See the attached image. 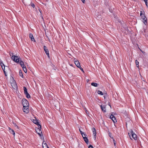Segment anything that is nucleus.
Segmentation results:
<instances>
[{"label":"nucleus","instance_id":"1","mask_svg":"<svg viewBox=\"0 0 148 148\" xmlns=\"http://www.w3.org/2000/svg\"><path fill=\"white\" fill-rule=\"evenodd\" d=\"M145 12L144 11H140V16H141L142 19H143V21L145 25H146L147 23V18L144 15Z\"/></svg>","mask_w":148,"mask_h":148},{"label":"nucleus","instance_id":"2","mask_svg":"<svg viewBox=\"0 0 148 148\" xmlns=\"http://www.w3.org/2000/svg\"><path fill=\"white\" fill-rule=\"evenodd\" d=\"M130 133H128V134L130 137L131 139H132L131 137V135L132 137L135 140H136L137 138V136L133 132L132 130H130Z\"/></svg>","mask_w":148,"mask_h":148},{"label":"nucleus","instance_id":"3","mask_svg":"<svg viewBox=\"0 0 148 148\" xmlns=\"http://www.w3.org/2000/svg\"><path fill=\"white\" fill-rule=\"evenodd\" d=\"M36 128V131L37 133L39 135L42 137V136H43L41 134H42V132L41 130V125H38V126Z\"/></svg>","mask_w":148,"mask_h":148},{"label":"nucleus","instance_id":"4","mask_svg":"<svg viewBox=\"0 0 148 148\" xmlns=\"http://www.w3.org/2000/svg\"><path fill=\"white\" fill-rule=\"evenodd\" d=\"M11 58L14 61L17 63L19 62L20 61V58L15 56H12Z\"/></svg>","mask_w":148,"mask_h":148},{"label":"nucleus","instance_id":"5","mask_svg":"<svg viewBox=\"0 0 148 148\" xmlns=\"http://www.w3.org/2000/svg\"><path fill=\"white\" fill-rule=\"evenodd\" d=\"M22 104L24 107L25 106H29V103L28 101L25 99H23L22 101Z\"/></svg>","mask_w":148,"mask_h":148},{"label":"nucleus","instance_id":"6","mask_svg":"<svg viewBox=\"0 0 148 148\" xmlns=\"http://www.w3.org/2000/svg\"><path fill=\"white\" fill-rule=\"evenodd\" d=\"M11 85L12 87L14 89H16L17 88V86L16 83L14 80L12 81V82L11 83Z\"/></svg>","mask_w":148,"mask_h":148},{"label":"nucleus","instance_id":"7","mask_svg":"<svg viewBox=\"0 0 148 148\" xmlns=\"http://www.w3.org/2000/svg\"><path fill=\"white\" fill-rule=\"evenodd\" d=\"M23 110L24 112L26 113H28L29 111V106H28V107L26 106H25V107H23Z\"/></svg>","mask_w":148,"mask_h":148},{"label":"nucleus","instance_id":"8","mask_svg":"<svg viewBox=\"0 0 148 148\" xmlns=\"http://www.w3.org/2000/svg\"><path fill=\"white\" fill-rule=\"evenodd\" d=\"M43 48H44V50L45 51V52L46 54L49 58V51L48 49H47V47L46 46H44L43 47Z\"/></svg>","mask_w":148,"mask_h":148},{"label":"nucleus","instance_id":"9","mask_svg":"<svg viewBox=\"0 0 148 148\" xmlns=\"http://www.w3.org/2000/svg\"><path fill=\"white\" fill-rule=\"evenodd\" d=\"M110 118L112 120L114 123H115L117 122V121L115 116L112 114H111L110 117Z\"/></svg>","mask_w":148,"mask_h":148},{"label":"nucleus","instance_id":"10","mask_svg":"<svg viewBox=\"0 0 148 148\" xmlns=\"http://www.w3.org/2000/svg\"><path fill=\"white\" fill-rule=\"evenodd\" d=\"M75 63L76 65L78 68H79L80 67V64L78 60H75V59H74Z\"/></svg>","mask_w":148,"mask_h":148},{"label":"nucleus","instance_id":"11","mask_svg":"<svg viewBox=\"0 0 148 148\" xmlns=\"http://www.w3.org/2000/svg\"><path fill=\"white\" fill-rule=\"evenodd\" d=\"M102 111L104 112H106V107L105 106H103L102 105L100 106Z\"/></svg>","mask_w":148,"mask_h":148},{"label":"nucleus","instance_id":"12","mask_svg":"<svg viewBox=\"0 0 148 148\" xmlns=\"http://www.w3.org/2000/svg\"><path fill=\"white\" fill-rule=\"evenodd\" d=\"M29 38L31 39V40L32 41H35V40L34 38L33 35L31 33H30L29 34Z\"/></svg>","mask_w":148,"mask_h":148},{"label":"nucleus","instance_id":"13","mask_svg":"<svg viewBox=\"0 0 148 148\" xmlns=\"http://www.w3.org/2000/svg\"><path fill=\"white\" fill-rule=\"evenodd\" d=\"M42 147L43 148H49L47 144L45 141L42 143Z\"/></svg>","mask_w":148,"mask_h":148},{"label":"nucleus","instance_id":"14","mask_svg":"<svg viewBox=\"0 0 148 148\" xmlns=\"http://www.w3.org/2000/svg\"><path fill=\"white\" fill-rule=\"evenodd\" d=\"M20 64L22 68L24 67L25 66V65L24 64V63L23 62V61L20 60Z\"/></svg>","mask_w":148,"mask_h":148},{"label":"nucleus","instance_id":"15","mask_svg":"<svg viewBox=\"0 0 148 148\" xmlns=\"http://www.w3.org/2000/svg\"><path fill=\"white\" fill-rule=\"evenodd\" d=\"M84 140L85 141V143L88 144V140L86 136H85V137H84Z\"/></svg>","mask_w":148,"mask_h":148},{"label":"nucleus","instance_id":"16","mask_svg":"<svg viewBox=\"0 0 148 148\" xmlns=\"http://www.w3.org/2000/svg\"><path fill=\"white\" fill-rule=\"evenodd\" d=\"M33 122L34 123L38 125H38H40L39 124L38 121L37 120H34Z\"/></svg>","mask_w":148,"mask_h":148},{"label":"nucleus","instance_id":"17","mask_svg":"<svg viewBox=\"0 0 148 148\" xmlns=\"http://www.w3.org/2000/svg\"><path fill=\"white\" fill-rule=\"evenodd\" d=\"M91 85L92 86H95V87H97L98 85V84H97L96 83H94V82L92 83L91 84Z\"/></svg>","mask_w":148,"mask_h":148},{"label":"nucleus","instance_id":"18","mask_svg":"<svg viewBox=\"0 0 148 148\" xmlns=\"http://www.w3.org/2000/svg\"><path fill=\"white\" fill-rule=\"evenodd\" d=\"M23 90H24V92L25 94L27 92V89L24 86L23 87Z\"/></svg>","mask_w":148,"mask_h":148},{"label":"nucleus","instance_id":"19","mask_svg":"<svg viewBox=\"0 0 148 148\" xmlns=\"http://www.w3.org/2000/svg\"><path fill=\"white\" fill-rule=\"evenodd\" d=\"M26 95V97L27 98H30L31 97L30 96V95H29V94L27 92V93H26L25 94Z\"/></svg>","mask_w":148,"mask_h":148},{"label":"nucleus","instance_id":"20","mask_svg":"<svg viewBox=\"0 0 148 148\" xmlns=\"http://www.w3.org/2000/svg\"><path fill=\"white\" fill-rule=\"evenodd\" d=\"M9 128L10 130V132H11L12 133L13 135H14L15 133L14 131L13 130L11 129L10 127H9Z\"/></svg>","mask_w":148,"mask_h":148},{"label":"nucleus","instance_id":"21","mask_svg":"<svg viewBox=\"0 0 148 148\" xmlns=\"http://www.w3.org/2000/svg\"><path fill=\"white\" fill-rule=\"evenodd\" d=\"M135 62L136 64V66L138 67L139 66V62L137 60H136L135 61Z\"/></svg>","mask_w":148,"mask_h":148},{"label":"nucleus","instance_id":"22","mask_svg":"<svg viewBox=\"0 0 148 148\" xmlns=\"http://www.w3.org/2000/svg\"><path fill=\"white\" fill-rule=\"evenodd\" d=\"M19 75L22 77H23V74H22L21 71L20 70L19 71Z\"/></svg>","mask_w":148,"mask_h":148},{"label":"nucleus","instance_id":"23","mask_svg":"<svg viewBox=\"0 0 148 148\" xmlns=\"http://www.w3.org/2000/svg\"><path fill=\"white\" fill-rule=\"evenodd\" d=\"M97 93L98 94L100 95H103V92L100 90H98L97 92Z\"/></svg>","mask_w":148,"mask_h":148},{"label":"nucleus","instance_id":"24","mask_svg":"<svg viewBox=\"0 0 148 148\" xmlns=\"http://www.w3.org/2000/svg\"><path fill=\"white\" fill-rule=\"evenodd\" d=\"M22 68H23V70L24 71V72L25 73H26L27 72V69L26 68V67L25 66L24 67Z\"/></svg>","mask_w":148,"mask_h":148},{"label":"nucleus","instance_id":"25","mask_svg":"<svg viewBox=\"0 0 148 148\" xmlns=\"http://www.w3.org/2000/svg\"><path fill=\"white\" fill-rule=\"evenodd\" d=\"M96 132L93 133V135L94 136V138L95 140L96 139Z\"/></svg>","mask_w":148,"mask_h":148},{"label":"nucleus","instance_id":"26","mask_svg":"<svg viewBox=\"0 0 148 148\" xmlns=\"http://www.w3.org/2000/svg\"><path fill=\"white\" fill-rule=\"evenodd\" d=\"M1 66L3 69V66H4V69H5V66L4 64L3 63L1 62Z\"/></svg>","mask_w":148,"mask_h":148},{"label":"nucleus","instance_id":"27","mask_svg":"<svg viewBox=\"0 0 148 148\" xmlns=\"http://www.w3.org/2000/svg\"><path fill=\"white\" fill-rule=\"evenodd\" d=\"M92 131L93 133L96 132V130L94 127L92 128Z\"/></svg>","mask_w":148,"mask_h":148},{"label":"nucleus","instance_id":"28","mask_svg":"<svg viewBox=\"0 0 148 148\" xmlns=\"http://www.w3.org/2000/svg\"><path fill=\"white\" fill-rule=\"evenodd\" d=\"M13 125H14V126L17 128L18 129V126L16 125V123H13Z\"/></svg>","mask_w":148,"mask_h":148},{"label":"nucleus","instance_id":"29","mask_svg":"<svg viewBox=\"0 0 148 148\" xmlns=\"http://www.w3.org/2000/svg\"><path fill=\"white\" fill-rule=\"evenodd\" d=\"M145 2V3L147 6V0H143Z\"/></svg>","mask_w":148,"mask_h":148},{"label":"nucleus","instance_id":"30","mask_svg":"<svg viewBox=\"0 0 148 148\" xmlns=\"http://www.w3.org/2000/svg\"><path fill=\"white\" fill-rule=\"evenodd\" d=\"M82 135L83 138H84V137H85V136H87L86 135V134H84V133H83V134H82Z\"/></svg>","mask_w":148,"mask_h":148},{"label":"nucleus","instance_id":"31","mask_svg":"<svg viewBox=\"0 0 148 148\" xmlns=\"http://www.w3.org/2000/svg\"><path fill=\"white\" fill-rule=\"evenodd\" d=\"M85 112L87 114V115H88L89 114V113L88 112V111H87V110H86V109L85 108Z\"/></svg>","mask_w":148,"mask_h":148},{"label":"nucleus","instance_id":"32","mask_svg":"<svg viewBox=\"0 0 148 148\" xmlns=\"http://www.w3.org/2000/svg\"><path fill=\"white\" fill-rule=\"evenodd\" d=\"M79 130L81 135H82V134H83L84 133L82 131H81V130L80 129H79Z\"/></svg>","mask_w":148,"mask_h":148},{"label":"nucleus","instance_id":"33","mask_svg":"<svg viewBox=\"0 0 148 148\" xmlns=\"http://www.w3.org/2000/svg\"><path fill=\"white\" fill-rule=\"evenodd\" d=\"M79 68L80 69L81 71H82L83 72H84V71H83V68H82L81 67V66H80V67Z\"/></svg>","mask_w":148,"mask_h":148},{"label":"nucleus","instance_id":"34","mask_svg":"<svg viewBox=\"0 0 148 148\" xmlns=\"http://www.w3.org/2000/svg\"><path fill=\"white\" fill-rule=\"evenodd\" d=\"M3 71H4V73L5 74V76H7V75L6 74V72L5 71V69H3Z\"/></svg>","mask_w":148,"mask_h":148},{"label":"nucleus","instance_id":"35","mask_svg":"<svg viewBox=\"0 0 148 148\" xmlns=\"http://www.w3.org/2000/svg\"><path fill=\"white\" fill-rule=\"evenodd\" d=\"M31 5L33 8H34V7L35 5L34 3H32Z\"/></svg>","mask_w":148,"mask_h":148},{"label":"nucleus","instance_id":"36","mask_svg":"<svg viewBox=\"0 0 148 148\" xmlns=\"http://www.w3.org/2000/svg\"><path fill=\"white\" fill-rule=\"evenodd\" d=\"M88 148H93V147L91 145H90L89 146Z\"/></svg>","mask_w":148,"mask_h":148},{"label":"nucleus","instance_id":"37","mask_svg":"<svg viewBox=\"0 0 148 148\" xmlns=\"http://www.w3.org/2000/svg\"><path fill=\"white\" fill-rule=\"evenodd\" d=\"M113 141H114V145L115 146V145H116V143H115V140H113Z\"/></svg>","mask_w":148,"mask_h":148},{"label":"nucleus","instance_id":"38","mask_svg":"<svg viewBox=\"0 0 148 148\" xmlns=\"http://www.w3.org/2000/svg\"><path fill=\"white\" fill-rule=\"evenodd\" d=\"M83 2V3H84L85 2V0H81Z\"/></svg>","mask_w":148,"mask_h":148},{"label":"nucleus","instance_id":"39","mask_svg":"<svg viewBox=\"0 0 148 148\" xmlns=\"http://www.w3.org/2000/svg\"><path fill=\"white\" fill-rule=\"evenodd\" d=\"M108 105H109V106H110V108H111V106H110V103L109 102V103H108Z\"/></svg>","mask_w":148,"mask_h":148},{"label":"nucleus","instance_id":"40","mask_svg":"<svg viewBox=\"0 0 148 148\" xmlns=\"http://www.w3.org/2000/svg\"><path fill=\"white\" fill-rule=\"evenodd\" d=\"M125 29H127V26L126 25H125Z\"/></svg>","mask_w":148,"mask_h":148},{"label":"nucleus","instance_id":"41","mask_svg":"<svg viewBox=\"0 0 148 148\" xmlns=\"http://www.w3.org/2000/svg\"><path fill=\"white\" fill-rule=\"evenodd\" d=\"M39 11H40V13H41V11L40 10H39Z\"/></svg>","mask_w":148,"mask_h":148},{"label":"nucleus","instance_id":"42","mask_svg":"<svg viewBox=\"0 0 148 148\" xmlns=\"http://www.w3.org/2000/svg\"><path fill=\"white\" fill-rule=\"evenodd\" d=\"M30 3H32V2H31L32 1L31 0H30Z\"/></svg>","mask_w":148,"mask_h":148},{"label":"nucleus","instance_id":"43","mask_svg":"<svg viewBox=\"0 0 148 148\" xmlns=\"http://www.w3.org/2000/svg\"><path fill=\"white\" fill-rule=\"evenodd\" d=\"M29 3H26V4H29Z\"/></svg>","mask_w":148,"mask_h":148},{"label":"nucleus","instance_id":"44","mask_svg":"<svg viewBox=\"0 0 148 148\" xmlns=\"http://www.w3.org/2000/svg\"><path fill=\"white\" fill-rule=\"evenodd\" d=\"M48 39L49 41H50V39L48 37Z\"/></svg>","mask_w":148,"mask_h":148},{"label":"nucleus","instance_id":"45","mask_svg":"<svg viewBox=\"0 0 148 148\" xmlns=\"http://www.w3.org/2000/svg\"><path fill=\"white\" fill-rule=\"evenodd\" d=\"M104 99H105V96H104Z\"/></svg>","mask_w":148,"mask_h":148},{"label":"nucleus","instance_id":"46","mask_svg":"<svg viewBox=\"0 0 148 148\" xmlns=\"http://www.w3.org/2000/svg\"><path fill=\"white\" fill-rule=\"evenodd\" d=\"M140 50V51H141L143 53V52L142 51H141V50Z\"/></svg>","mask_w":148,"mask_h":148},{"label":"nucleus","instance_id":"47","mask_svg":"<svg viewBox=\"0 0 148 148\" xmlns=\"http://www.w3.org/2000/svg\"><path fill=\"white\" fill-rule=\"evenodd\" d=\"M75 59V60H77L76 59Z\"/></svg>","mask_w":148,"mask_h":148}]
</instances>
